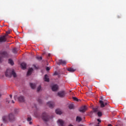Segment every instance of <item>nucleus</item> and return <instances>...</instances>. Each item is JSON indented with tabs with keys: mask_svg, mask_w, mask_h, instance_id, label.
Returning <instances> with one entry per match:
<instances>
[{
	"mask_svg": "<svg viewBox=\"0 0 126 126\" xmlns=\"http://www.w3.org/2000/svg\"><path fill=\"white\" fill-rule=\"evenodd\" d=\"M37 92H39V91H42V87H41V86L39 85L37 87Z\"/></svg>",
	"mask_w": 126,
	"mask_h": 126,
	"instance_id": "nucleus-20",
	"label": "nucleus"
},
{
	"mask_svg": "<svg viewBox=\"0 0 126 126\" xmlns=\"http://www.w3.org/2000/svg\"><path fill=\"white\" fill-rule=\"evenodd\" d=\"M76 122H78V123H79V122H81V118H80V117H78V116H77V117H76Z\"/></svg>",
	"mask_w": 126,
	"mask_h": 126,
	"instance_id": "nucleus-22",
	"label": "nucleus"
},
{
	"mask_svg": "<svg viewBox=\"0 0 126 126\" xmlns=\"http://www.w3.org/2000/svg\"><path fill=\"white\" fill-rule=\"evenodd\" d=\"M87 110V107L86 106H84L81 107L79 109V112H81V113H84L85 111Z\"/></svg>",
	"mask_w": 126,
	"mask_h": 126,
	"instance_id": "nucleus-7",
	"label": "nucleus"
},
{
	"mask_svg": "<svg viewBox=\"0 0 126 126\" xmlns=\"http://www.w3.org/2000/svg\"><path fill=\"white\" fill-rule=\"evenodd\" d=\"M12 103L13 104H14V101L12 100Z\"/></svg>",
	"mask_w": 126,
	"mask_h": 126,
	"instance_id": "nucleus-40",
	"label": "nucleus"
},
{
	"mask_svg": "<svg viewBox=\"0 0 126 126\" xmlns=\"http://www.w3.org/2000/svg\"><path fill=\"white\" fill-rule=\"evenodd\" d=\"M44 81H46V82H49V77L47 75H45L44 76Z\"/></svg>",
	"mask_w": 126,
	"mask_h": 126,
	"instance_id": "nucleus-18",
	"label": "nucleus"
},
{
	"mask_svg": "<svg viewBox=\"0 0 126 126\" xmlns=\"http://www.w3.org/2000/svg\"><path fill=\"white\" fill-rule=\"evenodd\" d=\"M93 110L94 113H97L98 112V107L93 108Z\"/></svg>",
	"mask_w": 126,
	"mask_h": 126,
	"instance_id": "nucleus-24",
	"label": "nucleus"
},
{
	"mask_svg": "<svg viewBox=\"0 0 126 126\" xmlns=\"http://www.w3.org/2000/svg\"><path fill=\"white\" fill-rule=\"evenodd\" d=\"M30 125H32V122L31 121H30V123H29Z\"/></svg>",
	"mask_w": 126,
	"mask_h": 126,
	"instance_id": "nucleus-36",
	"label": "nucleus"
},
{
	"mask_svg": "<svg viewBox=\"0 0 126 126\" xmlns=\"http://www.w3.org/2000/svg\"><path fill=\"white\" fill-rule=\"evenodd\" d=\"M26 63H23L21 64V66L23 69H25L26 68Z\"/></svg>",
	"mask_w": 126,
	"mask_h": 126,
	"instance_id": "nucleus-17",
	"label": "nucleus"
},
{
	"mask_svg": "<svg viewBox=\"0 0 126 126\" xmlns=\"http://www.w3.org/2000/svg\"><path fill=\"white\" fill-rule=\"evenodd\" d=\"M18 101L19 102H21V103H23L25 101V97L23 96V95H20L18 98Z\"/></svg>",
	"mask_w": 126,
	"mask_h": 126,
	"instance_id": "nucleus-10",
	"label": "nucleus"
},
{
	"mask_svg": "<svg viewBox=\"0 0 126 126\" xmlns=\"http://www.w3.org/2000/svg\"><path fill=\"white\" fill-rule=\"evenodd\" d=\"M2 120L5 124L8 123V122L9 123H14L16 121V116L14 113H10L7 115L2 116Z\"/></svg>",
	"mask_w": 126,
	"mask_h": 126,
	"instance_id": "nucleus-1",
	"label": "nucleus"
},
{
	"mask_svg": "<svg viewBox=\"0 0 126 126\" xmlns=\"http://www.w3.org/2000/svg\"><path fill=\"white\" fill-rule=\"evenodd\" d=\"M91 114H93V112H91Z\"/></svg>",
	"mask_w": 126,
	"mask_h": 126,
	"instance_id": "nucleus-43",
	"label": "nucleus"
},
{
	"mask_svg": "<svg viewBox=\"0 0 126 126\" xmlns=\"http://www.w3.org/2000/svg\"><path fill=\"white\" fill-rule=\"evenodd\" d=\"M69 109H70V110L74 109V105H73V104H70L69 105Z\"/></svg>",
	"mask_w": 126,
	"mask_h": 126,
	"instance_id": "nucleus-21",
	"label": "nucleus"
},
{
	"mask_svg": "<svg viewBox=\"0 0 126 126\" xmlns=\"http://www.w3.org/2000/svg\"><path fill=\"white\" fill-rule=\"evenodd\" d=\"M37 101L39 103H40V104H42L43 103V100H42V99H41V98H38L37 99Z\"/></svg>",
	"mask_w": 126,
	"mask_h": 126,
	"instance_id": "nucleus-27",
	"label": "nucleus"
},
{
	"mask_svg": "<svg viewBox=\"0 0 126 126\" xmlns=\"http://www.w3.org/2000/svg\"><path fill=\"white\" fill-rule=\"evenodd\" d=\"M0 97H1V94L0 93Z\"/></svg>",
	"mask_w": 126,
	"mask_h": 126,
	"instance_id": "nucleus-42",
	"label": "nucleus"
},
{
	"mask_svg": "<svg viewBox=\"0 0 126 126\" xmlns=\"http://www.w3.org/2000/svg\"><path fill=\"white\" fill-rule=\"evenodd\" d=\"M97 122H98L99 123H101V121L100 120V119H97Z\"/></svg>",
	"mask_w": 126,
	"mask_h": 126,
	"instance_id": "nucleus-35",
	"label": "nucleus"
},
{
	"mask_svg": "<svg viewBox=\"0 0 126 126\" xmlns=\"http://www.w3.org/2000/svg\"><path fill=\"white\" fill-rule=\"evenodd\" d=\"M14 112H15V114H18L19 113V110L17 109H15L14 110Z\"/></svg>",
	"mask_w": 126,
	"mask_h": 126,
	"instance_id": "nucleus-29",
	"label": "nucleus"
},
{
	"mask_svg": "<svg viewBox=\"0 0 126 126\" xmlns=\"http://www.w3.org/2000/svg\"><path fill=\"white\" fill-rule=\"evenodd\" d=\"M58 96L61 98H63L65 96V93L64 91H60L58 93Z\"/></svg>",
	"mask_w": 126,
	"mask_h": 126,
	"instance_id": "nucleus-6",
	"label": "nucleus"
},
{
	"mask_svg": "<svg viewBox=\"0 0 126 126\" xmlns=\"http://www.w3.org/2000/svg\"><path fill=\"white\" fill-rule=\"evenodd\" d=\"M1 55L3 57H7V56H8V53H7L6 51H3L1 53Z\"/></svg>",
	"mask_w": 126,
	"mask_h": 126,
	"instance_id": "nucleus-16",
	"label": "nucleus"
},
{
	"mask_svg": "<svg viewBox=\"0 0 126 126\" xmlns=\"http://www.w3.org/2000/svg\"><path fill=\"white\" fill-rule=\"evenodd\" d=\"M6 102L7 103H10V100H9L8 99H7V100H6Z\"/></svg>",
	"mask_w": 126,
	"mask_h": 126,
	"instance_id": "nucleus-33",
	"label": "nucleus"
},
{
	"mask_svg": "<svg viewBox=\"0 0 126 126\" xmlns=\"http://www.w3.org/2000/svg\"><path fill=\"white\" fill-rule=\"evenodd\" d=\"M58 124L59 126H64V122L62 120L59 119L58 121Z\"/></svg>",
	"mask_w": 126,
	"mask_h": 126,
	"instance_id": "nucleus-11",
	"label": "nucleus"
},
{
	"mask_svg": "<svg viewBox=\"0 0 126 126\" xmlns=\"http://www.w3.org/2000/svg\"><path fill=\"white\" fill-rule=\"evenodd\" d=\"M50 56H51V54H48V57H50Z\"/></svg>",
	"mask_w": 126,
	"mask_h": 126,
	"instance_id": "nucleus-41",
	"label": "nucleus"
},
{
	"mask_svg": "<svg viewBox=\"0 0 126 126\" xmlns=\"http://www.w3.org/2000/svg\"><path fill=\"white\" fill-rule=\"evenodd\" d=\"M51 89L52 91H57L58 89H59V86L58 85H53L51 87Z\"/></svg>",
	"mask_w": 126,
	"mask_h": 126,
	"instance_id": "nucleus-9",
	"label": "nucleus"
},
{
	"mask_svg": "<svg viewBox=\"0 0 126 126\" xmlns=\"http://www.w3.org/2000/svg\"><path fill=\"white\" fill-rule=\"evenodd\" d=\"M97 116L98 117H101L102 116V112L99 111L97 112Z\"/></svg>",
	"mask_w": 126,
	"mask_h": 126,
	"instance_id": "nucleus-28",
	"label": "nucleus"
},
{
	"mask_svg": "<svg viewBox=\"0 0 126 126\" xmlns=\"http://www.w3.org/2000/svg\"><path fill=\"white\" fill-rule=\"evenodd\" d=\"M103 99V96H101L100 97V100H99V103L100 104V107L101 108H104V107H105V106H106V105H107L108 102H104L102 100Z\"/></svg>",
	"mask_w": 126,
	"mask_h": 126,
	"instance_id": "nucleus-4",
	"label": "nucleus"
},
{
	"mask_svg": "<svg viewBox=\"0 0 126 126\" xmlns=\"http://www.w3.org/2000/svg\"><path fill=\"white\" fill-rule=\"evenodd\" d=\"M1 62V57H0V62Z\"/></svg>",
	"mask_w": 126,
	"mask_h": 126,
	"instance_id": "nucleus-39",
	"label": "nucleus"
},
{
	"mask_svg": "<svg viewBox=\"0 0 126 126\" xmlns=\"http://www.w3.org/2000/svg\"><path fill=\"white\" fill-rule=\"evenodd\" d=\"M67 70L68 71H70V72H74V71H75V69H74L72 68H68Z\"/></svg>",
	"mask_w": 126,
	"mask_h": 126,
	"instance_id": "nucleus-19",
	"label": "nucleus"
},
{
	"mask_svg": "<svg viewBox=\"0 0 126 126\" xmlns=\"http://www.w3.org/2000/svg\"><path fill=\"white\" fill-rule=\"evenodd\" d=\"M15 31H17V30L16 29V30H15Z\"/></svg>",
	"mask_w": 126,
	"mask_h": 126,
	"instance_id": "nucleus-45",
	"label": "nucleus"
},
{
	"mask_svg": "<svg viewBox=\"0 0 126 126\" xmlns=\"http://www.w3.org/2000/svg\"><path fill=\"white\" fill-rule=\"evenodd\" d=\"M10 98H12V94H10Z\"/></svg>",
	"mask_w": 126,
	"mask_h": 126,
	"instance_id": "nucleus-37",
	"label": "nucleus"
},
{
	"mask_svg": "<svg viewBox=\"0 0 126 126\" xmlns=\"http://www.w3.org/2000/svg\"><path fill=\"white\" fill-rule=\"evenodd\" d=\"M47 106L49 107L50 109H53L55 107V103L53 101H48L47 102Z\"/></svg>",
	"mask_w": 126,
	"mask_h": 126,
	"instance_id": "nucleus-5",
	"label": "nucleus"
},
{
	"mask_svg": "<svg viewBox=\"0 0 126 126\" xmlns=\"http://www.w3.org/2000/svg\"><path fill=\"white\" fill-rule=\"evenodd\" d=\"M6 34H9L10 33V32H6Z\"/></svg>",
	"mask_w": 126,
	"mask_h": 126,
	"instance_id": "nucleus-34",
	"label": "nucleus"
},
{
	"mask_svg": "<svg viewBox=\"0 0 126 126\" xmlns=\"http://www.w3.org/2000/svg\"><path fill=\"white\" fill-rule=\"evenodd\" d=\"M33 72V68H30L27 72V75L28 76H29V75H31L32 74V73Z\"/></svg>",
	"mask_w": 126,
	"mask_h": 126,
	"instance_id": "nucleus-12",
	"label": "nucleus"
},
{
	"mask_svg": "<svg viewBox=\"0 0 126 126\" xmlns=\"http://www.w3.org/2000/svg\"><path fill=\"white\" fill-rule=\"evenodd\" d=\"M55 112L57 115H62L63 114L62 110H61L60 109H56Z\"/></svg>",
	"mask_w": 126,
	"mask_h": 126,
	"instance_id": "nucleus-15",
	"label": "nucleus"
},
{
	"mask_svg": "<svg viewBox=\"0 0 126 126\" xmlns=\"http://www.w3.org/2000/svg\"><path fill=\"white\" fill-rule=\"evenodd\" d=\"M79 126H84L83 125H80Z\"/></svg>",
	"mask_w": 126,
	"mask_h": 126,
	"instance_id": "nucleus-44",
	"label": "nucleus"
},
{
	"mask_svg": "<svg viewBox=\"0 0 126 126\" xmlns=\"http://www.w3.org/2000/svg\"><path fill=\"white\" fill-rule=\"evenodd\" d=\"M30 85L32 89H35L36 88V84L35 83H30Z\"/></svg>",
	"mask_w": 126,
	"mask_h": 126,
	"instance_id": "nucleus-14",
	"label": "nucleus"
},
{
	"mask_svg": "<svg viewBox=\"0 0 126 126\" xmlns=\"http://www.w3.org/2000/svg\"><path fill=\"white\" fill-rule=\"evenodd\" d=\"M65 63H66V62H65V61H63V60H59V62L58 63V64L60 65V64H62L63 65V64H65Z\"/></svg>",
	"mask_w": 126,
	"mask_h": 126,
	"instance_id": "nucleus-13",
	"label": "nucleus"
},
{
	"mask_svg": "<svg viewBox=\"0 0 126 126\" xmlns=\"http://www.w3.org/2000/svg\"><path fill=\"white\" fill-rule=\"evenodd\" d=\"M108 126H113L111 124H109Z\"/></svg>",
	"mask_w": 126,
	"mask_h": 126,
	"instance_id": "nucleus-38",
	"label": "nucleus"
},
{
	"mask_svg": "<svg viewBox=\"0 0 126 126\" xmlns=\"http://www.w3.org/2000/svg\"><path fill=\"white\" fill-rule=\"evenodd\" d=\"M36 59L38 60V61H41L42 60V57L37 56L36 57Z\"/></svg>",
	"mask_w": 126,
	"mask_h": 126,
	"instance_id": "nucleus-30",
	"label": "nucleus"
},
{
	"mask_svg": "<svg viewBox=\"0 0 126 126\" xmlns=\"http://www.w3.org/2000/svg\"><path fill=\"white\" fill-rule=\"evenodd\" d=\"M6 36H7V35L0 37V43H3V42L6 41Z\"/></svg>",
	"mask_w": 126,
	"mask_h": 126,
	"instance_id": "nucleus-8",
	"label": "nucleus"
},
{
	"mask_svg": "<svg viewBox=\"0 0 126 126\" xmlns=\"http://www.w3.org/2000/svg\"><path fill=\"white\" fill-rule=\"evenodd\" d=\"M46 69L48 71L50 70V69H51V68L49 67H46Z\"/></svg>",
	"mask_w": 126,
	"mask_h": 126,
	"instance_id": "nucleus-32",
	"label": "nucleus"
},
{
	"mask_svg": "<svg viewBox=\"0 0 126 126\" xmlns=\"http://www.w3.org/2000/svg\"><path fill=\"white\" fill-rule=\"evenodd\" d=\"M12 53H13L14 54H17V49L16 48L13 49Z\"/></svg>",
	"mask_w": 126,
	"mask_h": 126,
	"instance_id": "nucleus-25",
	"label": "nucleus"
},
{
	"mask_svg": "<svg viewBox=\"0 0 126 126\" xmlns=\"http://www.w3.org/2000/svg\"><path fill=\"white\" fill-rule=\"evenodd\" d=\"M41 118L45 123H48V122H50V120L53 119V116L50 115V114L47 112H43L42 114Z\"/></svg>",
	"mask_w": 126,
	"mask_h": 126,
	"instance_id": "nucleus-2",
	"label": "nucleus"
},
{
	"mask_svg": "<svg viewBox=\"0 0 126 126\" xmlns=\"http://www.w3.org/2000/svg\"><path fill=\"white\" fill-rule=\"evenodd\" d=\"M5 75L6 77H9V78H11L12 76L15 78L17 76L16 73H15L13 69H7L5 73Z\"/></svg>",
	"mask_w": 126,
	"mask_h": 126,
	"instance_id": "nucleus-3",
	"label": "nucleus"
},
{
	"mask_svg": "<svg viewBox=\"0 0 126 126\" xmlns=\"http://www.w3.org/2000/svg\"><path fill=\"white\" fill-rule=\"evenodd\" d=\"M8 63H10L11 64V65H13V64H14L13 61L11 59H9Z\"/></svg>",
	"mask_w": 126,
	"mask_h": 126,
	"instance_id": "nucleus-23",
	"label": "nucleus"
},
{
	"mask_svg": "<svg viewBox=\"0 0 126 126\" xmlns=\"http://www.w3.org/2000/svg\"><path fill=\"white\" fill-rule=\"evenodd\" d=\"M27 121L28 122H31V121H32V118L31 116H28Z\"/></svg>",
	"mask_w": 126,
	"mask_h": 126,
	"instance_id": "nucleus-26",
	"label": "nucleus"
},
{
	"mask_svg": "<svg viewBox=\"0 0 126 126\" xmlns=\"http://www.w3.org/2000/svg\"><path fill=\"white\" fill-rule=\"evenodd\" d=\"M73 100H74V101H78V99L77 97H73Z\"/></svg>",
	"mask_w": 126,
	"mask_h": 126,
	"instance_id": "nucleus-31",
	"label": "nucleus"
}]
</instances>
